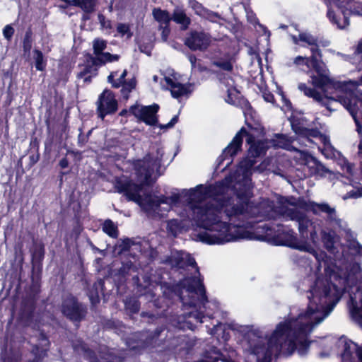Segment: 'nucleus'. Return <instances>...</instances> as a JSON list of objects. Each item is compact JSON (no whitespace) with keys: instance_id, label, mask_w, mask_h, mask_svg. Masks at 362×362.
<instances>
[{"instance_id":"1","label":"nucleus","mask_w":362,"mask_h":362,"mask_svg":"<svg viewBox=\"0 0 362 362\" xmlns=\"http://www.w3.org/2000/svg\"><path fill=\"white\" fill-rule=\"evenodd\" d=\"M194 211V218L199 227L206 231L199 233V240L208 245H221L228 242L234 241L240 238H244L247 231L233 233L232 228L235 231L239 229V226L221 220L222 212L220 204L215 206L207 203L202 206L197 207Z\"/></svg>"},{"instance_id":"2","label":"nucleus","mask_w":362,"mask_h":362,"mask_svg":"<svg viewBox=\"0 0 362 362\" xmlns=\"http://www.w3.org/2000/svg\"><path fill=\"white\" fill-rule=\"evenodd\" d=\"M328 269L325 270L329 278L317 279L310 290L309 304L304 313L305 317L311 318L314 314L322 311V316L315 319L317 322H320L329 315L341 297V288L331 280L332 276L335 279L341 277L334 269H330L328 272Z\"/></svg>"},{"instance_id":"3","label":"nucleus","mask_w":362,"mask_h":362,"mask_svg":"<svg viewBox=\"0 0 362 362\" xmlns=\"http://www.w3.org/2000/svg\"><path fill=\"white\" fill-rule=\"evenodd\" d=\"M114 186L118 193L123 194L127 200L136 203L145 211L158 208L156 204V196L151 193L146 194L144 197L140 195L143 185H137L129 178L117 177Z\"/></svg>"},{"instance_id":"4","label":"nucleus","mask_w":362,"mask_h":362,"mask_svg":"<svg viewBox=\"0 0 362 362\" xmlns=\"http://www.w3.org/2000/svg\"><path fill=\"white\" fill-rule=\"evenodd\" d=\"M293 320H286L279 322L269 338L268 339L269 348H276L281 351L283 347V337H290L291 335L297 339L303 336L307 339L311 332V326L305 323L296 324L293 326Z\"/></svg>"},{"instance_id":"5","label":"nucleus","mask_w":362,"mask_h":362,"mask_svg":"<svg viewBox=\"0 0 362 362\" xmlns=\"http://www.w3.org/2000/svg\"><path fill=\"white\" fill-rule=\"evenodd\" d=\"M41 292L39 280L32 279V282L22 297L18 313V320L25 326L30 325L34 319L37 302Z\"/></svg>"},{"instance_id":"6","label":"nucleus","mask_w":362,"mask_h":362,"mask_svg":"<svg viewBox=\"0 0 362 362\" xmlns=\"http://www.w3.org/2000/svg\"><path fill=\"white\" fill-rule=\"evenodd\" d=\"M160 107L153 103L151 105H139L134 104L129 107V112L139 122H142L148 126H158L160 129L173 128L178 122V115H175L166 124H158V112Z\"/></svg>"},{"instance_id":"7","label":"nucleus","mask_w":362,"mask_h":362,"mask_svg":"<svg viewBox=\"0 0 362 362\" xmlns=\"http://www.w3.org/2000/svg\"><path fill=\"white\" fill-rule=\"evenodd\" d=\"M60 311L66 319L79 327L87 317L88 307L72 293H67L62 298Z\"/></svg>"},{"instance_id":"8","label":"nucleus","mask_w":362,"mask_h":362,"mask_svg":"<svg viewBox=\"0 0 362 362\" xmlns=\"http://www.w3.org/2000/svg\"><path fill=\"white\" fill-rule=\"evenodd\" d=\"M311 84L313 87L322 89L324 91H327V89H334L341 93H346L351 90L353 88V81H337L334 78H331L327 74L326 65L322 66L320 69V72L317 74H311Z\"/></svg>"},{"instance_id":"9","label":"nucleus","mask_w":362,"mask_h":362,"mask_svg":"<svg viewBox=\"0 0 362 362\" xmlns=\"http://www.w3.org/2000/svg\"><path fill=\"white\" fill-rule=\"evenodd\" d=\"M183 289L191 293L199 294L202 303H206L209 301L202 281L197 279L195 276L185 277L181 279L177 284L170 288V291L177 296L181 300H183Z\"/></svg>"},{"instance_id":"10","label":"nucleus","mask_w":362,"mask_h":362,"mask_svg":"<svg viewBox=\"0 0 362 362\" xmlns=\"http://www.w3.org/2000/svg\"><path fill=\"white\" fill-rule=\"evenodd\" d=\"M236 197L238 202L246 206L249 209H252L254 212V216L257 218H261L262 220H274L277 216L276 211L275 210L273 205L269 204H259L254 206L253 202L250 201V197L246 191H237Z\"/></svg>"},{"instance_id":"11","label":"nucleus","mask_w":362,"mask_h":362,"mask_svg":"<svg viewBox=\"0 0 362 362\" xmlns=\"http://www.w3.org/2000/svg\"><path fill=\"white\" fill-rule=\"evenodd\" d=\"M211 36L204 30H191L187 33L184 44L191 51H206L211 42Z\"/></svg>"},{"instance_id":"12","label":"nucleus","mask_w":362,"mask_h":362,"mask_svg":"<svg viewBox=\"0 0 362 362\" xmlns=\"http://www.w3.org/2000/svg\"><path fill=\"white\" fill-rule=\"evenodd\" d=\"M117 108L118 103L114 93L108 89L104 90L99 95L97 102V114L98 117L104 119L107 115L115 114Z\"/></svg>"},{"instance_id":"13","label":"nucleus","mask_w":362,"mask_h":362,"mask_svg":"<svg viewBox=\"0 0 362 362\" xmlns=\"http://www.w3.org/2000/svg\"><path fill=\"white\" fill-rule=\"evenodd\" d=\"M298 206L306 211H310L315 215H326V220L332 222L336 220L337 214L334 208L331 207L327 203H316L313 201H298Z\"/></svg>"},{"instance_id":"14","label":"nucleus","mask_w":362,"mask_h":362,"mask_svg":"<svg viewBox=\"0 0 362 362\" xmlns=\"http://www.w3.org/2000/svg\"><path fill=\"white\" fill-rule=\"evenodd\" d=\"M293 40L295 44H298V41H301L310 45L311 54L318 56L319 58L322 57L320 47H326L329 45V40L307 33H300L298 36L293 35Z\"/></svg>"},{"instance_id":"15","label":"nucleus","mask_w":362,"mask_h":362,"mask_svg":"<svg viewBox=\"0 0 362 362\" xmlns=\"http://www.w3.org/2000/svg\"><path fill=\"white\" fill-rule=\"evenodd\" d=\"M291 129L298 136L309 139L310 138H320L323 136L317 128L305 127L306 120L304 118L293 117L290 119Z\"/></svg>"},{"instance_id":"16","label":"nucleus","mask_w":362,"mask_h":362,"mask_svg":"<svg viewBox=\"0 0 362 362\" xmlns=\"http://www.w3.org/2000/svg\"><path fill=\"white\" fill-rule=\"evenodd\" d=\"M218 204L221 211L224 213L228 221H233V218L250 214L249 209L243 206L238 202L237 203H231L230 198H222L218 200Z\"/></svg>"},{"instance_id":"17","label":"nucleus","mask_w":362,"mask_h":362,"mask_svg":"<svg viewBox=\"0 0 362 362\" xmlns=\"http://www.w3.org/2000/svg\"><path fill=\"white\" fill-rule=\"evenodd\" d=\"M293 64L296 66H306L308 71L307 74L310 77L311 74H317L320 72L322 66H325L322 58L318 56L311 54L310 57L297 56L293 59Z\"/></svg>"},{"instance_id":"18","label":"nucleus","mask_w":362,"mask_h":362,"mask_svg":"<svg viewBox=\"0 0 362 362\" xmlns=\"http://www.w3.org/2000/svg\"><path fill=\"white\" fill-rule=\"evenodd\" d=\"M347 110L352 115L356 126V131L358 134H362V94L360 96L351 95L349 98L344 100Z\"/></svg>"},{"instance_id":"19","label":"nucleus","mask_w":362,"mask_h":362,"mask_svg":"<svg viewBox=\"0 0 362 362\" xmlns=\"http://www.w3.org/2000/svg\"><path fill=\"white\" fill-rule=\"evenodd\" d=\"M244 136H246V142L250 145V146L257 142L255 136L249 133L246 129L243 127L229 143L226 150L230 151V148H232V154H238L239 151H242Z\"/></svg>"},{"instance_id":"20","label":"nucleus","mask_w":362,"mask_h":362,"mask_svg":"<svg viewBox=\"0 0 362 362\" xmlns=\"http://www.w3.org/2000/svg\"><path fill=\"white\" fill-rule=\"evenodd\" d=\"M298 230L300 236L309 238L313 243L318 240V235L316 230V223L305 215L298 222Z\"/></svg>"},{"instance_id":"21","label":"nucleus","mask_w":362,"mask_h":362,"mask_svg":"<svg viewBox=\"0 0 362 362\" xmlns=\"http://www.w3.org/2000/svg\"><path fill=\"white\" fill-rule=\"evenodd\" d=\"M189 4L194 13L202 18H204L212 23H216L217 20L221 18V16L218 12L209 10L197 0H190Z\"/></svg>"},{"instance_id":"22","label":"nucleus","mask_w":362,"mask_h":362,"mask_svg":"<svg viewBox=\"0 0 362 362\" xmlns=\"http://www.w3.org/2000/svg\"><path fill=\"white\" fill-rule=\"evenodd\" d=\"M187 195L188 196V203L191 206L193 212L197 211V207H200L199 204L208 197L206 190L203 185H199L193 189H190Z\"/></svg>"},{"instance_id":"23","label":"nucleus","mask_w":362,"mask_h":362,"mask_svg":"<svg viewBox=\"0 0 362 362\" xmlns=\"http://www.w3.org/2000/svg\"><path fill=\"white\" fill-rule=\"evenodd\" d=\"M31 252V264L32 269H37L41 272L42 269V262L45 258V245L42 242L33 243V247Z\"/></svg>"},{"instance_id":"24","label":"nucleus","mask_w":362,"mask_h":362,"mask_svg":"<svg viewBox=\"0 0 362 362\" xmlns=\"http://www.w3.org/2000/svg\"><path fill=\"white\" fill-rule=\"evenodd\" d=\"M316 87H308L305 83H300L298 85V88L303 93V94L315 101L320 103L322 106H327L328 99L334 100L333 97H325L319 91L315 89Z\"/></svg>"},{"instance_id":"25","label":"nucleus","mask_w":362,"mask_h":362,"mask_svg":"<svg viewBox=\"0 0 362 362\" xmlns=\"http://www.w3.org/2000/svg\"><path fill=\"white\" fill-rule=\"evenodd\" d=\"M165 81L170 86L171 95L174 98L178 99L190 92L189 88L185 84L175 82L169 76L165 77Z\"/></svg>"},{"instance_id":"26","label":"nucleus","mask_w":362,"mask_h":362,"mask_svg":"<svg viewBox=\"0 0 362 362\" xmlns=\"http://www.w3.org/2000/svg\"><path fill=\"white\" fill-rule=\"evenodd\" d=\"M305 163L311 173L315 175L323 176L329 172V170L321 162L310 154L305 157Z\"/></svg>"},{"instance_id":"27","label":"nucleus","mask_w":362,"mask_h":362,"mask_svg":"<svg viewBox=\"0 0 362 362\" xmlns=\"http://www.w3.org/2000/svg\"><path fill=\"white\" fill-rule=\"evenodd\" d=\"M171 18L175 23L180 25L182 30H187L192 23L191 18L187 16L185 11L182 8H175Z\"/></svg>"},{"instance_id":"28","label":"nucleus","mask_w":362,"mask_h":362,"mask_svg":"<svg viewBox=\"0 0 362 362\" xmlns=\"http://www.w3.org/2000/svg\"><path fill=\"white\" fill-rule=\"evenodd\" d=\"M321 240L324 247L329 252H333L336 249V233L333 230H322L320 232Z\"/></svg>"},{"instance_id":"29","label":"nucleus","mask_w":362,"mask_h":362,"mask_svg":"<svg viewBox=\"0 0 362 362\" xmlns=\"http://www.w3.org/2000/svg\"><path fill=\"white\" fill-rule=\"evenodd\" d=\"M90 61L96 66H102L108 62L118 61L120 56L118 54H112L110 52H102L97 57H93L90 54H87Z\"/></svg>"},{"instance_id":"30","label":"nucleus","mask_w":362,"mask_h":362,"mask_svg":"<svg viewBox=\"0 0 362 362\" xmlns=\"http://www.w3.org/2000/svg\"><path fill=\"white\" fill-rule=\"evenodd\" d=\"M34 41V34L32 28L30 26L26 29L21 42V47L24 57L30 56Z\"/></svg>"},{"instance_id":"31","label":"nucleus","mask_w":362,"mask_h":362,"mask_svg":"<svg viewBox=\"0 0 362 362\" xmlns=\"http://www.w3.org/2000/svg\"><path fill=\"white\" fill-rule=\"evenodd\" d=\"M208 197L216 198L223 195L226 190V185L223 181L217 182L214 185L205 187Z\"/></svg>"},{"instance_id":"32","label":"nucleus","mask_w":362,"mask_h":362,"mask_svg":"<svg viewBox=\"0 0 362 362\" xmlns=\"http://www.w3.org/2000/svg\"><path fill=\"white\" fill-rule=\"evenodd\" d=\"M135 173L138 180L141 181L139 185H143L144 187L150 186L152 184V172L146 165L143 166V168L136 170Z\"/></svg>"},{"instance_id":"33","label":"nucleus","mask_w":362,"mask_h":362,"mask_svg":"<svg viewBox=\"0 0 362 362\" xmlns=\"http://www.w3.org/2000/svg\"><path fill=\"white\" fill-rule=\"evenodd\" d=\"M48 347H43L39 344H34L32 346L30 353L34 356L33 358L29 359L28 362H42L47 356Z\"/></svg>"},{"instance_id":"34","label":"nucleus","mask_w":362,"mask_h":362,"mask_svg":"<svg viewBox=\"0 0 362 362\" xmlns=\"http://www.w3.org/2000/svg\"><path fill=\"white\" fill-rule=\"evenodd\" d=\"M71 5L79 7L85 13H93L95 11L97 0H72Z\"/></svg>"},{"instance_id":"35","label":"nucleus","mask_w":362,"mask_h":362,"mask_svg":"<svg viewBox=\"0 0 362 362\" xmlns=\"http://www.w3.org/2000/svg\"><path fill=\"white\" fill-rule=\"evenodd\" d=\"M35 67L37 71H44L46 69L47 60L42 52L39 49H34L33 51Z\"/></svg>"},{"instance_id":"36","label":"nucleus","mask_w":362,"mask_h":362,"mask_svg":"<svg viewBox=\"0 0 362 362\" xmlns=\"http://www.w3.org/2000/svg\"><path fill=\"white\" fill-rule=\"evenodd\" d=\"M154 19L162 24H170L172 21L170 13L167 10H163L160 8H154L152 11Z\"/></svg>"},{"instance_id":"37","label":"nucleus","mask_w":362,"mask_h":362,"mask_svg":"<svg viewBox=\"0 0 362 362\" xmlns=\"http://www.w3.org/2000/svg\"><path fill=\"white\" fill-rule=\"evenodd\" d=\"M124 309L129 315L136 314L140 310V302L134 297L127 298L124 300Z\"/></svg>"},{"instance_id":"38","label":"nucleus","mask_w":362,"mask_h":362,"mask_svg":"<svg viewBox=\"0 0 362 362\" xmlns=\"http://www.w3.org/2000/svg\"><path fill=\"white\" fill-rule=\"evenodd\" d=\"M103 231L110 238H117L119 235L117 226L110 219H107L103 224Z\"/></svg>"},{"instance_id":"39","label":"nucleus","mask_w":362,"mask_h":362,"mask_svg":"<svg viewBox=\"0 0 362 362\" xmlns=\"http://www.w3.org/2000/svg\"><path fill=\"white\" fill-rule=\"evenodd\" d=\"M136 86V80L134 77L128 81H125L122 85L121 86V93L122 96L127 99L129 98V93L134 90Z\"/></svg>"},{"instance_id":"40","label":"nucleus","mask_w":362,"mask_h":362,"mask_svg":"<svg viewBox=\"0 0 362 362\" xmlns=\"http://www.w3.org/2000/svg\"><path fill=\"white\" fill-rule=\"evenodd\" d=\"M313 340L304 339L303 340L298 339L297 341V352L301 356H304L307 355L309 351L310 344L313 342Z\"/></svg>"},{"instance_id":"41","label":"nucleus","mask_w":362,"mask_h":362,"mask_svg":"<svg viewBox=\"0 0 362 362\" xmlns=\"http://www.w3.org/2000/svg\"><path fill=\"white\" fill-rule=\"evenodd\" d=\"M234 93H240L235 86L228 88L227 90V96L225 99V101L230 105L238 106L239 103H240V100L239 98L234 95Z\"/></svg>"},{"instance_id":"42","label":"nucleus","mask_w":362,"mask_h":362,"mask_svg":"<svg viewBox=\"0 0 362 362\" xmlns=\"http://www.w3.org/2000/svg\"><path fill=\"white\" fill-rule=\"evenodd\" d=\"M248 151L251 157L256 158L264 153L265 149L263 143L262 141H257V143L253 144V145L250 146Z\"/></svg>"},{"instance_id":"43","label":"nucleus","mask_w":362,"mask_h":362,"mask_svg":"<svg viewBox=\"0 0 362 362\" xmlns=\"http://www.w3.org/2000/svg\"><path fill=\"white\" fill-rule=\"evenodd\" d=\"M87 59V64L84 65L83 69L78 73L77 74V78L81 79L85 77V76L91 74L93 71H95V72L98 71L97 68H94V66H97L96 64H93L90 61L88 57L86 55Z\"/></svg>"},{"instance_id":"44","label":"nucleus","mask_w":362,"mask_h":362,"mask_svg":"<svg viewBox=\"0 0 362 362\" xmlns=\"http://www.w3.org/2000/svg\"><path fill=\"white\" fill-rule=\"evenodd\" d=\"M286 215L290 220L296 221L298 223L305 214L296 209L287 208Z\"/></svg>"},{"instance_id":"45","label":"nucleus","mask_w":362,"mask_h":362,"mask_svg":"<svg viewBox=\"0 0 362 362\" xmlns=\"http://www.w3.org/2000/svg\"><path fill=\"white\" fill-rule=\"evenodd\" d=\"M354 344L355 343L351 340L345 341L344 344V350L341 354V356L344 359L350 360L352 358L353 349H354Z\"/></svg>"},{"instance_id":"46","label":"nucleus","mask_w":362,"mask_h":362,"mask_svg":"<svg viewBox=\"0 0 362 362\" xmlns=\"http://www.w3.org/2000/svg\"><path fill=\"white\" fill-rule=\"evenodd\" d=\"M228 146L223 149L221 156H219L217 158V165L218 168L223 163L224 160L230 159V161L227 164L228 166L233 160V158L237 154H232V148L230 151H227Z\"/></svg>"},{"instance_id":"47","label":"nucleus","mask_w":362,"mask_h":362,"mask_svg":"<svg viewBox=\"0 0 362 362\" xmlns=\"http://www.w3.org/2000/svg\"><path fill=\"white\" fill-rule=\"evenodd\" d=\"M107 47V42L103 39H95L93 41V52L97 56L103 52Z\"/></svg>"},{"instance_id":"48","label":"nucleus","mask_w":362,"mask_h":362,"mask_svg":"<svg viewBox=\"0 0 362 362\" xmlns=\"http://www.w3.org/2000/svg\"><path fill=\"white\" fill-rule=\"evenodd\" d=\"M117 31L122 37L126 35L128 39L133 36V33L130 30V26L127 23H118L117 25Z\"/></svg>"},{"instance_id":"49","label":"nucleus","mask_w":362,"mask_h":362,"mask_svg":"<svg viewBox=\"0 0 362 362\" xmlns=\"http://www.w3.org/2000/svg\"><path fill=\"white\" fill-rule=\"evenodd\" d=\"M286 340L288 341L287 343V352L288 355L291 356L296 351H297V341L298 339L295 338L294 337H292L291 335L290 337L287 338L285 337Z\"/></svg>"},{"instance_id":"50","label":"nucleus","mask_w":362,"mask_h":362,"mask_svg":"<svg viewBox=\"0 0 362 362\" xmlns=\"http://www.w3.org/2000/svg\"><path fill=\"white\" fill-rule=\"evenodd\" d=\"M213 64L218 68L222 69L224 71H233V66L231 62L228 60L220 62V61H214Z\"/></svg>"},{"instance_id":"51","label":"nucleus","mask_w":362,"mask_h":362,"mask_svg":"<svg viewBox=\"0 0 362 362\" xmlns=\"http://www.w3.org/2000/svg\"><path fill=\"white\" fill-rule=\"evenodd\" d=\"M14 33L15 30L13 28V26L10 24L5 25L3 29V35L7 41L11 40Z\"/></svg>"},{"instance_id":"52","label":"nucleus","mask_w":362,"mask_h":362,"mask_svg":"<svg viewBox=\"0 0 362 362\" xmlns=\"http://www.w3.org/2000/svg\"><path fill=\"white\" fill-rule=\"evenodd\" d=\"M40 157V152H31V154L29 156L28 169L33 167L39 161Z\"/></svg>"},{"instance_id":"53","label":"nucleus","mask_w":362,"mask_h":362,"mask_svg":"<svg viewBox=\"0 0 362 362\" xmlns=\"http://www.w3.org/2000/svg\"><path fill=\"white\" fill-rule=\"evenodd\" d=\"M132 246V240L129 238L122 240V243L119 245V253L129 251Z\"/></svg>"},{"instance_id":"54","label":"nucleus","mask_w":362,"mask_h":362,"mask_svg":"<svg viewBox=\"0 0 362 362\" xmlns=\"http://www.w3.org/2000/svg\"><path fill=\"white\" fill-rule=\"evenodd\" d=\"M273 350L279 351L276 348H269V345L267 344L264 356L262 358H259L257 362H271V356Z\"/></svg>"},{"instance_id":"55","label":"nucleus","mask_w":362,"mask_h":362,"mask_svg":"<svg viewBox=\"0 0 362 362\" xmlns=\"http://www.w3.org/2000/svg\"><path fill=\"white\" fill-rule=\"evenodd\" d=\"M30 149L31 152H40V140L36 136H33L30 141Z\"/></svg>"},{"instance_id":"56","label":"nucleus","mask_w":362,"mask_h":362,"mask_svg":"<svg viewBox=\"0 0 362 362\" xmlns=\"http://www.w3.org/2000/svg\"><path fill=\"white\" fill-rule=\"evenodd\" d=\"M159 29L162 30L161 32V37L163 41H167L170 34V24H165L164 26L160 25L159 26Z\"/></svg>"},{"instance_id":"57","label":"nucleus","mask_w":362,"mask_h":362,"mask_svg":"<svg viewBox=\"0 0 362 362\" xmlns=\"http://www.w3.org/2000/svg\"><path fill=\"white\" fill-rule=\"evenodd\" d=\"M98 18L103 28H105L106 29L112 28L111 21L110 20H106V18L103 14L99 13L98 16Z\"/></svg>"},{"instance_id":"58","label":"nucleus","mask_w":362,"mask_h":362,"mask_svg":"<svg viewBox=\"0 0 362 362\" xmlns=\"http://www.w3.org/2000/svg\"><path fill=\"white\" fill-rule=\"evenodd\" d=\"M361 305L359 307L354 305L351 310L352 315L354 317H357L362 320V298L360 299Z\"/></svg>"},{"instance_id":"59","label":"nucleus","mask_w":362,"mask_h":362,"mask_svg":"<svg viewBox=\"0 0 362 362\" xmlns=\"http://www.w3.org/2000/svg\"><path fill=\"white\" fill-rule=\"evenodd\" d=\"M133 266L131 262L126 264H123L122 266L119 269L118 273L122 276H125L129 273V271Z\"/></svg>"},{"instance_id":"60","label":"nucleus","mask_w":362,"mask_h":362,"mask_svg":"<svg viewBox=\"0 0 362 362\" xmlns=\"http://www.w3.org/2000/svg\"><path fill=\"white\" fill-rule=\"evenodd\" d=\"M361 197H362V188L358 189L357 190H351L350 192H347V194L344 197V199H346V198L356 199V198H358Z\"/></svg>"},{"instance_id":"61","label":"nucleus","mask_w":362,"mask_h":362,"mask_svg":"<svg viewBox=\"0 0 362 362\" xmlns=\"http://www.w3.org/2000/svg\"><path fill=\"white\" fill-rule=\"evenodd\" d=\"M327 17L333 24L337 25L339 28H343V26L339 25V20L334 11L329 10L327 12Z\"/></svg>"},{"instance_id":"62","label":"nucleus","mask_w":362,"mask_h":362,"mask_svg":"<svg viewBox=\"0 0 362 362\" xmlns=\"http://www.w3.org/2000/svg\"><path fill=\"white\" fill-rule=\"evenodd\" d=\"M127 69H124L123 71V72L122 73V74L120 75L119 78H117V83L115 84H113V88H119V87H121V86L122 85V83L126 81L125 78L127 75Z\"/></svg>"},{"instance_id":"63","label":"nucleus","mask_w":362,"mask_h":362,"mask_svg":"<svg viewBox=\"0 0 362 362\" xmlns=\"http://www.w3.org/2000/svg\"><path fill=\"white\" fill-rule=\"evenodd\" d=\"M262 95H263V98H264V100L266 102L271 103H274V102H275L274 95L271 92H269V91H264Z\"/></svg>"},{"instance_id":"64","label":"nucleus","mask_w":362,"mask_h":362,"mask_svg":"<svg viewBox=\"0 0 362 362\" xmlns=\"http://www.w3.org/2000/svg\"><path fill=\"white\" fill-rule=\"evenodd\" d=\"M145 165H146L145 162L141 159L134 160L132 163V165H133L135 171L140 168H143V166Z\"/></svg>"}]
</instances>
